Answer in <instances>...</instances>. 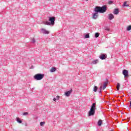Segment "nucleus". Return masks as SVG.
Returning a JSON list of instances; mask_svg holds the SVG:
<instances>
[{
	"instance_id": "nucleus-6",
	"label": "nucleus",
	"mask_w": 131,
	"mask_h": 131,
	"mask_svg": "<svg viewBox=\"0 0 131 131\" xmlns=\"http://www.w3.org/2000/svg\"><path fill=\"white\" fill-rule=\"evenodd\" d=\"M98 17H99V14L95 12L94 13H93L92 14V18L94 20H96V19H98Z\"/></svg>"
},
{
	"instance_id": "nucleus-8",
	"label": "nucleus",
	"mask_w": 131,
	"mask_h": 131,
	"mask_svg": "<svg viewBox=\"0 0 131 131\" xmlns=\"http://www.w3.org/2000/svg\"><path fill=\"white\" fill-rule=\"evenodd\" d=\"M94 11H95V13H97L98 14V13H100V7L96 6L94 9Z\"/></svg>"
},
{
	"instance_id": "nucleus-7",
	"label": "nucleus",
	"mask_w": 131,
	"mask_h": 131,
	"mask_svg": "<svg viewBox=\"0 0 131 131\" xmlns=\"http://www.w3.org/2000/svg\"><path fill=\"white\" fill-rule=\"evenodd\" d=\"M123 74L124 77H128V71L126 70H124L123 71Z\"/></svg>"
},
{
	"instance_id": "nucleus-32",
	"label": "nucleus",
	"mask_w": 131,
	"mask_h": 131,
	"mask_svg": "<svg viewBox=\"0 0 131 131\" xmlns=\"http://www.w3.org/2000/svg\"><path fill=\"white\" fill-rule=\"evenodd\" d=\"M31 69H32V67L30 68Z\"/></svg>"
},
{
	"instance_id": "nucleus-11",
	"label": "nucleus",
	"mask_w": 131,
	"mask_h": 131,
	"mask_svg": "<svg viewBox=\"0 0 131 131\" xmlns=\"http://www.w3.org/2000/svg\"><path fill=\"white\" fill-rule=\"evenodd\" d=\"M71 91H68L67 92H65L64 95L66 97H69L71 95Z\"/></svg>"
},
{
	"instance_id": "nucleus-5",
	"label": "nucleus",
	"mask_w": 131,
	"mask_h": 131,
	"mask_svg": "<svg viewBox=\"0 0 131 131\" xmlns=\"http://www.w3.org/2000/svg\"><path fill=\"white\" fill-rule=\"evenodd\" d=\"M41 32L43 34H50V31L46 30V29L42 28L41 29Z\"/></svg>"
},
{
	"instance_id": "nucleus-9",
	"label": "nucleus",
	"mask_w": 131,
	"mask_h": 131,
	"mask_svg": "<svg viewBox=\"0 0 131 131\" xmlns=\"http://www.w3.org/2000/svg\"><path fill=\"white\" fill-rule=\"evenodd\" d=\"M100 59H101V60H105V59H106V58H107V57L106 56V55L105 54H101L100 56H99Z\"/></svg>"
},
{
	"instance_id": "nucleus-17",
	"label": "nucleus",
	"mask_w": 131,
	"mask_h": 131,
	"mask_svg": "<svg viewBox=\"0 0 131 131\" xmlns=\"http://www.w3.org/2000/svg\"><path fill=\"white\" fill-rule=\"evenodd\" d=\"M119 88H120V84L119 83H117V90L119 91Z\"/></svg>"
},
{
	"instance_id": "nucleus-19",
	"label": "nucleus",
	"mask_w": 131,
	"mask_h": 131,
	"mask_svg": "<svg viewBox=\"0 0 131 131\" xmlns=\"http://www.w3.org/2000/svg\"><path fill=\"white\" fill-rule=\"evenodd\" d=\"M99 35H100V33H96L95 35V37L97 38V37H99Z\"/></svg>"
},
{
	"instance_id": "nucleus-31",
	"label": "nucleus",
	"mask_w": 131,
	"mask_h": 131,
	"mask_svg": "<svg viewBox=\"0 0 131 131\" xmlns=\"http://www.w3.org/2000/svg\"><path fill=\"white\" fill-rule=\"evenodd\" d=\"M130 107L131 108V102H130Z\"/></svg>"
},
{
	"instance_id": "nucleus-33",
	"label": "nucleus",
	"mask_w": 131,
	"mask_h": 131,
	"mask_svg": "<svg viewBox=\"0 0 131 131\" xmlns=\"http://www.w3.org/2000/svg\"><path fill=\"white\" fill-rule=\"evenodd\" d=\"M86 1H89V0H86Z\"/></svg>"
},
{
	"instance_id": "nucleus-14",
	"label": "nucleus",
	"mask_w": 131,
	"mask_h": 131,
	"mask_svg": "<svg viewBox=\"0 0 131 131\" xmlns=\"http://www.w3.org/2000/svg\"><path fill=\"white\" fill-rule=\"evenodd\" d=\"M57 70V69L55 67H53L50 70V72H55Z\"/></svg>"
},
{
	"instance_id": "nucleus-10",
	"label": "nucleus",
	"mask_w": 131,
	"mask_h": 131,
	"mask_svg": "<svg viewBox=\"0 0 131 131\" xmlns=\"http://www.w3.org/2000/svg\"><path fill=\"white\" fill-rule=\"evenodd\" d=\"M113 13L114 14V15H118V14L119 13V10H118V9H115Z\"/></svg>"
},
{
	"instance_id": "nucleus-4",
	"label": "nucleus",
	"mask_w": 131,
	"mask_h": 131,
	"mask_svg": "<svg viewBox=\"0 0 131 131\" xmlns=\"http://www.w3.org/2000/svg\"><path fill=\"white\" fill-rule=\"evenodd\" d=\"M106 11H107V7L106 6L100 7V13H105Z\"/></svg>"
},
{
	"instance_id": "nucleus-12",
	"label": "nucleus",
	"mask_w": 131,
	"mask_h": 131,
	"mask_svg": "<svg viewBox=\"0 0 131 131\" xmlns=\"http://www.w3.org/2000/svg\"><path fill=\"white\" fill-rule=\"evenodd\" d=\"M112 19H114V15L112 14H108V20H112Z\"/></svg>"
},
{
	"instance_id": "nucleus-28",
	"label": "nucleus",
	"mask_w": 131,
	"mask_h": 131,
	"mask_svg": "<svg viewBox=\"0 0 131 131\" xmlns=\"http://www.w3.org/2000/svg\"><path fill=\"white\" fill-rule=\"evenodd\" d=\"M112 4H113V1H108L109 5H112Z\"/></svg>"
},
{
	"instance_id": "nucleus-15",
	"label": "nucleus",
	"mask_w": 131,
	"mask_h": 131,
	"mask_svg": "<svg viewBox=\"0 0 131 131\" xmlns=\"http://www.w3.org/2000/svg\"><path fill=\"white\" fill-rule=\"evenodd\" d=\"M59 99H60V96H57L56 98H53V101H54V102H56V100H59Z\"/></svg>"
},
{
	"instance_id": "nucleus-18",
	"label": "nucleus",
	"mask_w": 131,
	"mask_h": 131,
	"mask_svg": "<svg viewBox=\"0 0 131 131\" xmlns=\"http://www.w3.org/2000/svg\"><path fill=\"white\" fill-rule=\"evenodd\" d=\"M16 121L18 122V123H22V120H20V118H17Z\"/></svg>"
},
{
	"instance_id": "nucleus-24",
	"label": "nucleus",
	"mask_w": 131,
	"mask_h": 131,
	"mask_svg": "<svg viewBox=\"0 0 131 131\" xmlns=\"http://www.w3.org/2000/svg\"><path fill=\"white\" fill-rule=\"evenodd\" d=\"M35 41H36L35 39H34V38H32L31 42H32V43H35Z\"/></svg>"
},
{
	"instance_id": "nucleus-2",
	"label": "nucleus",
	"mask_w": 131,
	"mask_h": 131,
	"mask_svg": "<svg viewBox=\"0 0 131 131\" xmlns=\"http://www.w3.org/2000/svg\"><path fill=\"white\" fill-rule=\"evenodd\" d=\"M96 111V103H93L91 106L90 110L88 113V116H94Z\"/></svg>"
},
{
	"instance_id": "nucleus-29",
	"label": "nucleus",
	"mask_w": 131,
	"mask_h": 131,
	"mask_svg": "<svg viewBox=\"0 0 131 131\" xmlns=\"http://www.w3.org/2000/svg\"><path fill=\"white\" fill-rule=\"evenodd\" d=\"M105 30H106L107 31H109V30H110L109 28H106Z\"/></svg>"
},
{
	"instance_id": "nucleus-27",
	"label": "nucleus",
	"mask_w": 131,
	"mask_h": 131,
	"mask_svg": "<svg viewBox=\"0 0 131 131\" xmlns=\"http://www.w3.org/2000/svg\"><path fill=\"white\" fill-rule=\"evenodd\" d=\"M124 7H128V5L126 4V2H124L123 4Z\"/></svg>"
},
{
	"instance_id": "nucleus-30",
	"label": "nucleus",
	"mask_w": 131,
	"mask_h": 131,
	"mask_svg": "<svg viewBox=\"0 0 131 131\" xmlns=\"http://www.w3.org/2000/svg\"><path fill=\"white\" fill-rule=\"evenodd\" d=\"M102 91V86H100V92Z\"/></svg>"
},
{
	"instance_id": "nucleus-3",
	"label": "nucleus",
	"mask_w": 131,
	"mask_h": 131,
	"mask_svg": "<svg viewBox=\"0 0 131 131\" xmlns=\"http://www.w3.org/2000/svg\"><path fill=\"white\" fill-rule=\"evenodd\" d=\"M45 77V74H37L34 76V78L36 80H41Z\"/></svg>"
},
{
	"instance_id": "nucleus-1",
	"label": "nucleus",
	"mask_w": 131,
	"mask_h": 131,
	"mask_svg": "<svg viewBox=\"0 0 131 131\" xmlns=\"http://www.w3.org/2000/svg\"><path fill=\"white\" fill-rule=\"evenodd\" d=\"M56 20V18L55 16L50 17L49 18V21H46L43 22V24L45 25H48L49 26H54L55 25V21Z\"/></svg>"
},
{
	"instance_id": "nucleus-26",
	"label": "nucleus",
	"mask_w": 131,
	"mask_h": 131,
	"mask_svg": "<svg viewBox=\"0 0 131 131\" xmlns=\"http://www.w3.org/2000/svg\"><path fill=\"white\" fill-rule=\"evenodd\" d=\"M23 115L24 116H26V115H28V112H25L23 114Z\"/></svg>"
},
{
	"instance_id": "nucleus-21",
	"label": "nucleus",
	"mask_w": 131,
	"mask_h": 131,
	"mask_svg": "<svg viewBox=\"0 0 131 131\" xmlns=\"http://www.w3.org/2000/svg\"><path fill=\"white\" fill-rule=\"evenodd\" d=\"M84 38H90V34H85V36H84Z\"/></svg>"
},
{
	"instance_id": "nucleus-25",
	"label": "nucleus",
	"mask_w": 131,
	"mask_h": 131,
	"mask_svg": "<svg viewBox=\"0 0 131 131\" xmlns=\"http://www.w3.org/2000/svg\"><path fill=\"white\" fill-rule=\"evenodd\" d=\"M106 89V83H104L103 84V86L102 87V90H105Z\"/></svg>"
},
{
	"instance_id": "nucleus-16",
	"label": "nucleus",
	"mask_w": 131,
	"mask_h": 131,
	"mask_svg": "<svg viewBox=\"0 0 131 131\" xmlns=\"http://www.w3.org/2000/svg\"><path fill=\"white\" fill-rule=\"evenodd\" d=\"M98 125L101 126L102 125V120H99L98 122Z\"/></svg>"
},
{
	"instance_id": "nucleus-23",
	"label": "nucleus",
	"mask_w": 131,
	"mask_h": 131,
	"mask_svg": "<svg viewBox=\"0 0 131 131\" xmlns=\"http://www.w3.org/2000/svg\"><path fill=\"white\" fill-rule=\"evenodd\" d=\"M46 123L45 122H40V126H43L44 124Z\"/></svg>"
},
{
	"instance_id": "nucleus-20",
	"label": "nucleus",
	"mask_w": 131,
	"mask_h": 131,
	"mask_svg": "<svg viewBox=\"0 0 131 131\" xmlns=\"http://www.w3.org/2000/svg\"><path fill=\"white\" fill-rule=\"evenodd\" d=\"M93 91L94 92H97V91H98V87L97 86H95L94 87Z\"/></svg>"
},
{
	"instance_id": "nucleus-13",
	"label": "nucleus",
	"mask_w": 131,
	"mask_h": 131,
	"mask_svg": "<svg viewBox=\"0 0 131 131\" xmlns=\"http://www.w3.org/2000/svg\"><path fill=\"white\" fill-rule=\"evenodd\" d=\"M99 60L98 59H96V60H94L91 63V64H93V65H95L96 64H97V63H98Z\"/></svg>"
},
{
	"instance_id": "nucleus-22",
	"label": "nucleus",
	"mask_w": 131,
	"mask_h": 131,
	"mask_svg": "<svg viewBox=\"0 0 131 131\" xmlns=\"http://www.w3.org/2000/svg\"><path fill=\"white\" fill-rule=\"evenodd\" d=\"M130 30H131V26L130 25L127 27V31H129Z\"/></svg>"
}]
</instances>
